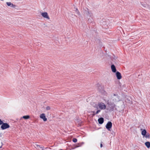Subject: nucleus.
Returning a JSON list of instances; mask_svg holds the SVG:
<instances>
[{"label":"nucleus","instance_id":"9b49d317","mask_svg":"<svg viewBox=\"0 0 150 150\" xmlns=\"http://www.w3.org/2000/svg\"><path fill=\"white\" fill-rule=\"evenodd\" d=\"M34 146L36 148H37L38 149H39V148H41V149H43V148L42 147L36 144H35Z\"/></svg>","mask_w":150,"mask_h":150},{"label":"nucleus","instance_id":"aec40b11","mask_svg":"<svg viewBox=\"0 0 150 150\" xmlns=\"http://www.w3.org/2000/svg\"><path fill=\"white\" fill-rule=\"evenodd\" d=\"M103 146V145L102 144H100V147L101 148Z\"/></svg>","mask_w":150,"mask_h":150},{"label":"nucleus","instance_id":"0eeeda50","mask_svg":"<svg viewBox=\"0 0 150 150\" xmlns=\"http://www.w3.org/2000/svg\"><path fill=\"white\" fill-rule=\"evenodd\" d=\"M116 75L117 78L118 79H120L122 78V76L120 73L119 71H117L116 72Z\"/></svg>","mask_w":150,"mask_h":150},{"label":"nucleus","instance_id":"1a4fd4ad","mask_svg":"<svg viewBox=\"0 0 150 150\" xmlns=\"http://www.w3.org/2000/svg\"><path fill=\"white\" fill-rule=\"evenodd\" d=\"M103 118L102 117L99 118L98 120L99 123L100 124H102L103 122Z\"/></svg>","mask_w":150,"mask_h":150},{"label":"nucleus","instance_id":"6ab92c4d","mask_svg":"<svg viewBox=\"0 0 150 150\" xmlns=\"http://www.w3.org/2000/svg\"><path fill=\"white\" fill-rule=\"evenodd\" d=\"M3 123V121L0 119V125H2Z\"/></svg>","mask_w":150,"mask_h":150},{"label":"nucleus","instance_id":"6e6552de","mask_svg":"<svg viewBox=\"0 0 150 150\" xmlns=\"http://www.w3.org/2000/svg\"><path fill=\"white\" fill-rule=\"evenodd\" d=\"M112 71L114 73L116 72V69L115 66L114 64H112L111 67Z\"/></svg>","mask_w":150,"mask_h":150},{"label":"nucleus","instance_id":"a211bd4d","mask_svg":"<svg viewBox=\"0 0 150 150\" xmlns=\"http://www.w3.org/2000/svg\"><path fill=\"white\" fill-rule=\"evenodd\" d=\"M73 141L74 142H76L77 141V139L76 138H74L73 139Z\"/></svg>","mask_w":150,"mask_h":150},{"label":"nucleus","instance_id":"f03ea898","mask_svg":"<svg viewBox=\"0 0 150 150\" xmlns=\"http://www.w3.org/2000/svg\"><path fill=\"white\" fill-rule=\"evenodd\" d=\"M92 105L94 107L98 108V107L99 108L102 110H104L106 108V106L105 104L102 102L98 103L97 105L94 103H93Z\"/></svg>","mask_w":150,"mask_h":150},{"label":"nucleus","instance_id":"4468645a","mask_svg":"<svg viewBox=\"0 0 150 150\" xmlns=\"http://www.w3.org/2000/svg\"><path fill=\"white\" fill-rule=\"evenodd\" d=\"M22 117L25 119H27L30 118V116L29 115L24 116Z\"/></svg>","mask_w":150,"mask_h":150},{"label":"nucleus","instance_id":"f3484780","mask_svg":"<svg viewBox=\"0 0 150 150\" xmlns=\"http://www.w3.org/2000/svg\"><path fill=\"white\" fill-rule=\"evenodd\" d=\"M100 112V110H98L96 113H95V112L94 111L93 112L94 113V115L95 114H97L98 113Z\"/></svg>","mask_w":150,"mask_h":150},{"label":"nucleus","instance_id":"4be33fe9","mask_svg":"<svg viewBox=\"0 0 150 150\" xmlns=\"http://www.w3.org/2000/svg\"><path fill=\"white\" fill-rule=\"evenodd\" d=\"M4 0H0V1H4Z\"/></svg>","mask_w":150,"mask_h":150},{"label":"nucleus","instance_id":"f257e3e1","mask_svg":"<svg viewBox=\"0 0 150 150\" xmlns=\"http://www.w3.org/2000/svg\"><path fill=\"white\" fill-rule=\"evenodd\" d=\"M119 100L118 96L117 95H114L108 101L107 104L111 106V107L113 108L115 107V104L119 101Z\"/></svg>","mask_w":150,"mask_h":150},{"label":"nucleus","instance_id":"dca6fc26","mask_svg":"<svg viewBox=\"0 0 150 150\" xmlns=\"http://www.w3.org/2000/svg\"><path fill=\"white\" fill-rule=\"evenodd\" d=\"M46 110H50L51 108L50 106H47L45 108Z\"/></svg>","mask_w":150,"mask_h":150},{"label":"nucleus","instance_id":"2eb2a0df","mask_svg":"<svg viewBox=\"0 0 150 150\" xmlns=\"http://www.w3.org/2000/svg\"><path fill=\"white\" fill-rule=\"evenodd\" d=\"M144 137H145L146 138H149L150 137V134L148 133H147L144 136Z\"/></svg>","mask_w":150,"mask_h":150},{"label":"nucleus","instance_id":"9d476101","mask_svg":"<svg viewBox=\"0 0 150 150\" xmlns=\"http://www.w3.org/2000/svg\"><path fill=\"white\" fill-rule=\"evenodd\" d=\"M7 5L8 6H10L11 7H14L15 6L11 2H7L6 3Z\"/></svg>","mask_w":150,"mask_h":150},{"label":"nucleus","instance_id":"20e7f679","mask_svg":"<svg viewBox=\"0 0 150 150\" xmlns=\"http://www.w3.org/2000/svg\"><path fill=\"white\" fill-rule=\"evenodd\" d=\"M1 128L2 129H4L9 127V125L6 123H4L2 124Z\"/></svg>","mask_w":150,"mask_h":150},{"label":"nucleus","instance_id":"39448f33","mask_svg":"<svg viewBox=\"0 0 150 150\" xmlns=\"http://www.w3.org/2000/svg\"><path fill=\"white\" fill-rule=\"evenodd\" d=\"M112 126V123L110 121H109L106 125V127L108 130L110 131V129L111 128Z\"/></svg>","mask_w":150,"mask_h":150},{"label":"nucleus","instance_id":"7ed1b4c3","mask_svg":"<svg viewBox=\"0 0 150 150\" xmlns=\"http://www.w3.org/2000/svg\"><path fill=\"white\" fill-rule=\"evenodd\" d=\"M41 15L44 18L46 19L47 20H49L50 19V17L47 12H41Z\"/></svg>","mask_w":150,"mask_h":150},{"label":"nucleus","instance_id":"423d86ee","mask_svg":"<svg viewBox=\"0 0 150 150\" xmlns=\"http://www.w3.org/2000/svg\"><path fill=\"white\" fill-rule=\"evenodd\" d=\"M40 118L42 119L44 121H46L47 120V118L46 117V116L45 113H42L40 115Z\"/></svg>","mask_w":150,"mask_h":150},{"label":"nucleus","instance_id":"f8f14e48","mask_svg":"<svg viewBox=\"0 0 150 150\" xmlns=\"http://www.w3.org/2000/svg\"><path fill=\"white\" fill-rule=\"evenodd\" d=\"M145 144L148 148H149L150 147V142H146L145 143Z\"/></svg>","mask_w":150,"mask_h":150},{"label":"nucleus","instance_id":"412c9836","mask_svg":"<svg viewBox=\"0 0 150 150\" xmlns=\"http://www.w3.org/2000/svg\"><path fill=\"white\" fill-rule=\"evenodd\" d=\"M78 146L76 145V146H75V148H76V147H79V146Z\"/></svg>","mask_w":150,"mask_h":150},{"label":"nucleus","instance_id":"ddd939ff","mask_svg":"<svg viewBox=\"0 0 150 150\" xmlns=\"http://www.w3.org/2000/svg\"><path fill=\"white\" fill-rule=\"evenodd\" d=\"M146 134V130L145 129L143 130L142 132V134L144 136V135H145Z\"/></svg>","mask_w":150,"mask_h":150}]
</instances>
